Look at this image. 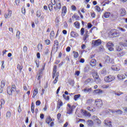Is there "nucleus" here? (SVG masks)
<instances>
[{"label": "nucleus", "instance_id": "44", "mask_svg": "<svg viewBox=\"0 0 127 127\" xmlns=\"http://www.w3.org/2000/svg\"><path fill=\"white\" fill-rule=\"evenodd\" d=\"M81 96L80 94H78V95H74V96L73 97V99H74V100L77 101V99L80 98Z\"/></svg>", "mask_w": 127, "mask_h": 127}, {"label": "nucleus", "instance_id": "62", "mask_svg": "<svg viewBox=\"0 0 127 127\" xmlns=\"http://www.w3.org/2000/svg\"><path fill=\"white\" fill-rule=\"evenodd\" d=\"M122 50V49H121L120 46H118L117 47H116V51H118V52H120Z\"/></svg>", "mask_w": 127, "mask_h": 127}, {"label": "nucleus", "instance_id": "1", "mask_svg": "<svg viewBox=\"0 0 127 127\" xmlns=\"http://www.w3.org/2000/svg\"><path fill=\"white\" fill-rule=\"evenodd\" d=\"M108 37L111 38H116L120 35V33L118 30L117 29H111L109 33L108 34Z\"/></svg>", "mask_w": 127, "mask_h": 127}, {"label": "nucleus", "instance_id": "28", "mask_svg": "<svg viewBox=\"0 0 127 127\" xmlns=\"http://www.w3.org/2000/svg\"><path fill=\"white\" fill-rule=\"evenodd\" d=\"M38 93V88H35V90H34L33 91L32 98H35Z\"/></svg>", "mask_w": 127, "mask_h": 127}, {"label": "nucleus", "instance_id": "2", "mask_svg": "<svg viewBox=\"0 0 127 127\" xmlns=\"http://www.w3.org/2000/svg\"><path fill=\"white\" fill-rule=\"evenodd\" d=\"M51 2L53 5H56L54 7L56 10L61 9V1L60 0H51Z\"/></svg>", "mask_w": 127, "mask_h": 127}, {"label": "nucleus", "instance_id": "49", "mask_svg": "<svg viewBox=\"0 0 127 127\" xmlns=\"http://www.w3.org/2000/svg\"><path fill=\"white\" fill-rule=\"evenodd\" d=\"M101 74L103 75H106L107 74V71L106 68H103L102 70L101 71Z\"/></svg>", "mask_w": 127, "mask_h": 127}, {"label": "nucleus", "instance_id": "50", "mask_svg": "<svg viewBox=\"0 0 127 127\" xmlns=\"http://www.w3.org/2000/svg\"><path fill=\"white\" fill-rule=\"evenodd\" d=\"M45 42L46 44L48 46L50 45L51 44V41L49 39H47L45 40Z\"/></svg>", "mask_w": 127, "mask_h": 127}, {"label": "nucleus", "instance_id": "52", "mask_svg": "<svg viewBox=\"0 0 127 127\" xmlns=\"http://www.w3.org/2000/svg\"><path fill=\"white\" fill-rule=\"evenodd\" d=\"M71 8L72 11H76L77 9L76 7L74 5H72L71 6Z\"/></svg>", "mask_w": 127, "mask_h": 127}, {"label": "nucleus", "instance_id": "40", "mask_svg": "<svg viewBox=\"0 0 127 127\" xmlns=\"http://www.w3.org/2000/svg\"><path fill=\"white\" fill-rule=\"evenodd\" d=\"M87 110L89 112H95L96 111V108H94L93 109H92L90 107H87Z\"/></svg>", "mask_w": 127, "mask_h": 127}, {"label": "nucleus", "instance_id": "21", "mask_svg": "<svg viewBox=\"0 0 127 127\" xmlns=\"http://www.w3.org/2000/svg\"><path fill=\"white\" fill-rule=\"evenodd\" d=\"M120 15L122 16H124L126 15V10L125 8H122L121 10H120Z\"/></svg>", "mask_w": 127, "mask_h": 127}, {"label": "nucleus", "instance_id": "23", "mask_svg": "<svg viewBox=\"0 0 127 127\" xmlns=\"http://www.w3.org/2000/svg\"><path fill=\"white\" fill-rule=\"evenodd\" d=\"M94 82V80L93 78H88L86 81H84V83L86 84H88L90 83H93Z\"/></svg>", "mask_w": 127, "mask_h": 127}, {"label": "nucleus", "instance_id": "60", "mask_svg": "<svg viewBox=\"0 0 127 127\" xmlns=\"http://www.w3.org/2000/svg\"><path fill=\"white\" fill-rule=\"evenodd\" d=\"M62 114L61 113H59L57 114V119L60 120L61 118Z\"/></svg>", "mask_w": 127, "mask_h": 127}, {"label": "nucleus", "instance_id": "42", "mask_svg": "<svg viewBox=\"0 0 127 127\" xmlns=\"http://www.w3.org/2000/svg\"><path fill=\"white\" fill-rule=\"evenodd\" d=\"M95 10L98 12H100L101 11V7L98 5L95 6Z\"/></svg>", "mask_w": 127, "mask_h": 127}, {"label": "nucleus", "instance_id": "34", "mask_svg": "<svg viewBox=\"0 0 127 127\" xmlns=\"http://www.w3.org/2000/svg\"><path fill=\"white\" fill-rule=\"evenodd\" d=\"M126 54V52L124 51H123L121 53H119L117 54V56L119 58L122 57V56H125Z\"/></svg>", "mask_w": 127, "mask_h": 127}, {"label": "nucleus", "instance_id": "45", "mask_svg": "<svg viewBox=\"0 0 127 127\" xmlns=\"http://www.w3.org/2000/svg\"><path fill=\"white\" fill-rule=\"evenodd\" d=\"M114 112L117 113L118 115H122L123 114V111L120 109L115 111Z\"/></svg>", "mask_w": 127, "mask_h": 127}, {"label": "nucleus", "instance_id": "63", "mask_svg": "<svg viewBox=\"0 0 127 127\" xmlns=\"http://www.w3.org/2000/svg\"><path fill=\"white\" fill-rule=\"evenodd\" d=\"M91 16L92 18H95V17H96V13H95V12H92V13H91Z\"/></svg>", "mask_w": 127, "mask_h": 127}, {"label": "nucleus", "instance_id": "58", "mask_svg": "<svg viewBox=\"0 0 127 127\" xmlns=\"http://www.w3.org/2000/svg\"><path fill=\"white\" fill-rule=\"evenodd\" d=\"M115 94L117 96H120L121 95L124 94V93L121 92H115Z\"/></svg>", "mask_w": 127, "mask_h": 127}, {"label": "nucleus", "instance_id": "38", "mask_svg": "<svg viewBox=\"0 0 127 127\" xmlns=\"http://www.w3.org/2000/svg\"><path fill=\"white\" fill-rule=\"evenodd\" d=\"M53 5H53L52 3L49 4V5H48V8H49L50 11H53V9H54V8H53Z\"/></svg>", "mask_w": 127, "mask_h": 127}, {"label": "nucleus", "instance_id": "22", "mask_svg": "<svg viewBox=\"0 0 127 127\" xmlns=\"http://www.w3.org/2000/svg\"><path fill=\"white\" fill-rule=\"evenodd\" d=\"M94 91L96 94H101L104 93V91L100 89H96Z\"/></svg>", "mask_w": 127, "mask_h": 127}, {"label": "nucleus", "instance_id": "55", "mask_svg": "<svg viewBox=\"0 0 127 127\" xmlns=\"http://www.w3.org/2000/svg\"><path fill=\"white\" fill-rule=\"evenodd\" d=\"M20 32L19 31H17L16 32V36L18 39L20 38Z\"/></svg>", "mask_w": 127, "mask_h": 127}, {"label": "nucleus", "instance_id": "25", "mask_svg": "<svg viewBox=\"0 0 127 127\" xmlns=\"http://www.w3.org/2000/svg\"><path fill=\"white\" fill-rule=\"evenodd\" d=\"M105 125L108 127H112V122L109 121L108 120H106L105 121Z\"/></svg>", "mask_w": 127, "mask_h": 127}, {"label": "nucleus", "instance_id": "10", "mask_svg": "<svg viewBox=\"0 0 127 127\" xmlns=\"http://www.w3.org/2000/svg\"><path fill=\"white\" fill-rule=\"evenodd\" d=\"M102 44V41L100 39H98L95 41H92V44L94 47H97L101 45Z\"/></svg>", "mask_w": 127, "mask_h": 127}, {"label": "nucleus", "instance_id": "64", "mask_svg": "<svg viewBox=\"0 0 127 127\" xmlns=\"http://www.w3.org/2000/svg\"><path fill=\"white\" fill-rule=\"evenodd\" d=\"M41 104V102H40V100H37L36 102V105L37 106H39Z\"/></svg>", "mask_w": 127, "mask_h": 127}, {"label": "nucleus", "instance_id": "39", "mask_svg": "<svg viewBox=\"0 0 127 127\" xmlns=\"http://www.w3.org/2000/svg\"><path fill=\"white\" fill-rule=\"evenodd\" d=\"M11 115V113L10 112H7L6 113V119H9Z\"/></svg>", "mask_w": 127, "mask_h": 127}, {"label": "nucleus", "instance_id": "56", "mask_svg": "<svg viewBox=\"0 0 127 127\" xmlns=\"http://www.w3.org/2000/svg\"><path fill=\"white\" fill-rule=\"evenodd\" d=\"M35 63H36V64L37 67V68H39V66H40L39 61V60L36 61H35Z\"/></svg>", "mask_w": 127, "mask_h": 127}, {"label": "nucleus", "instance_id": "59", "mask_svg": "<svg viewBox=\"0 0 127 127\" xmlns=\"http://www.w3.org/2000/svg\"><path fill=\"white\" fill-rule=\"evenodd\" d=\"M92 23H87V27L88 29H90L92 27Z\"/></svg>", "mask_w": 127, "mask_h": 127}, {"label": "nucleus", "instance_id": "35", "mask_svg": "<svg viewBox=\"0 0 127 127\" xmlns=\"http://www.w3.org/2000/svg\"><path fill=\"white\" fill-rule=\"evenodd\" d=\"M118 78L120 80H124L125 78L124 74H118Z\"/></svg>", "mask_w": 127, "mask_h": 127}, {"label": "nucleus", "instance_id": "5", "mask_svg": "<svg viewBox=\"0 0 127 127\" xmlns=\"http://www.w3.org/2000/svg\"><path fill=\"white\" fill-rule=\"evenodd\" d=\"M67 107L66 108V114L70 115L73 113V110L75 109L76 107L74 105L71 106L69 104H67Z\"/></svg>", "mask_w": 127, "mask_h": 127}, {"label": "nucleus", "instance_id": "29", "mask_svg": "<svg viewBox=\"0 0 127 127\" xmlns=\"http://www.w3.org/2000/svg\"><path fill=\"white\" fill-rule=\"evenodd\" d=\"M111 68L112 70L119 71L120 70V68L118 67L116 65H113L112 66Z\"/></svg>", "mask_w": 127, "mask_h": 127}, {"label": "nucleus", "instance_id": "24", "mask_svg": "<svg viewBox=\"0 0 127 127\" xmlns=\"http://www.w3.org/2000/svg\"><path fill=\"white\" fill-rule=\"evenodd\" d=\"M54 47H55L56 49H58L59 47V41H58L57 40L54 41Z\"/></svg>", "mask_w": 127, "mask_h": 127}, {"label": "nucleus", "instance_id": "27", "mask_svg": "<svg viewBox=\"0 0 127 127\" xmlns=\"http://www.w3.org/2000/svg\"><path fill=\"white\" fill-rule=\"evenodd\" d=\"M111 15V13L110 12H106L104 13L103 16L105 18H109Z\"/></svg>", "mask_w": 127, "mask_h": 127}, {"label": "nucleus", "instance_id": "41", "mask_svg": "<svg viewBox=\"0 0 127 127\" xmlns=\"http://www.w3.org/2000/svg\"><path fill=\"white\" fill-rule=\"evenodd\" d=\"M72 18H75L76 20H79V18H80L79 16H78L76 14H73V16H72Z\"/></svg>", "mask_w": 127, "mask_h": 127}, {"label": "nucleus", "instance_id": "15", "mask_svg": "<svg viewBox=\"0 0 127 127\" xmlns=\"http://www.w3.org/2000/svg\"><path fill=\"white\" fill-rule=\"evenodd\" d=\"M89 37V35H88V31L87 30H86V32H85V34L84 35V36L83 37V40L85 43H87V41L86 39L88 38Z\"/></svg>", "mask_w": 127, "mask_h": 127}, {"label": "nucleus", "instance_id": "48", "mask_svg": "<svg viewBox=\"0 0 127 127\" xmlns=\"http://www.w3.org/2000/svg\"><path fill=\"white\" fill-rule=\"evenodd\" d=\"M58 79H59V77H58V75H57V77H56L55 80H54V81L53 82V84H55L57 83Z\"/></svg>", "mask_w": 127, "mask_h": 127}, {"label": "nucleus", "instance_id": "11", "mask_svg": "<svg viewBox=\"0 0 127 127\" xmlns=\"http://www.w3.org/2000/svg\"><path fill=\"white\" fill-rule=\"evenodd\" d=\"M114 44L112 42H109L107 44V47H108V50L110 51H114Z\"/></svg>", "mask_w": 127, "mask_h": 127}, {"label": "nucleus", "instance_id": "8", "mask_svg": "<svg viewBox=\"0 0 127 127\" xmlns=\"http://www.w3.org/2000/svg\"><path fill=\"white\" fill-rule=\"evenodd\" d=\"M95 103L96 108H98V109H100L103 106V102L101 99H96Z\"/></svg>", "mask_w": 127, "mask_h": 127}, {"label": "nucleus", "instance_id": "13", "mask_svg": "<svg viewBox=\"0 0 127 127\" xmlns=\"http://www.w3.org/2000/svg\"><path fill=\"white\" fill-rule=\"evenodd\" d=\"M50 53L49 47L47 46V47H45V49L43 51V55L45 56H48L49 55Z\"/></svg>", "mask_w": 127, "mask_h": 127}, {"label": "nucleus", "instance_id": "3", "mask_svg": "<svg viewBox=\"0 0 127 127\" xmlns=\"http://www.w3.org/2000/svg\"><path fill=\"white\" fill-rule=\"evenodd\" d=\"M54 119L52 120L51 116H49L45 119V123L50 126V127H53L55 126V123L53 121Z\"/></svg>", "mask_w": 127, "mask_h": 127}, {"label": "nucleus", "instance_id": "37", "mask_svg": "<svg viewBox=\"0 0 127 127\" xmlns=\"http://www.w3.org/2000/svg\"><path fill=\"white\" fill-rule=\"evenodd\" d=\"M84 115L85 116L90 117H91V114L90 112H87L86 110H84Z\"/></svg>", "mask_w": 127, "mask_h": 127}, {"label": "nucleus", "instance_id": "30", "mask_svg": "<svg viewBox=\"0 0 127 127\" xmlns=\"http://www.w3.org/2000/svg\"><path fill=\"white\" fill-rule=\"evenodd\" d=\"M37 49H38V51L39 52L42 51V49H43L42 44H38L37 46Z\"/></svg>", "mask_w": 127, "mask_h": 127}, {"label": "nucleus", "instance_id": "61", "mask_svg": "<svg viewBox=\"0 0 127 127\" xmlns=\"http://www.w3.org/2000/svg\"><path fill=\"white\" fill-rule=\"evenodd\" d=\"M17 111H18V112H19V113H20V112H22V109H21V107H20V104L19 105V107H18Z\"/></svg>", "mask_w": 127, "mask_h": 127}, {"label": "nucleus", "instance_id": "51", "mask_svg": "<svg viewBox=\"0 0 127 127\" xmlns=\"http://www.w3.org/2000/svg\"><path fill=\"white\" fill-rule=\"evenodd\" d=\"M84 32H85V29L84 28H82L80 29V35H83V34H84Z\"/></svg>", "mask_w": 127, "mask_h": 127}, {"label": "nucleus", "instance_id": "53", "mask_svg": "<svg viewBox=\"0 0 127 127\" xmlns=\"http://www.w3.org/2000/svg\"><path fill=\"white\" fill-rule=\"evenodd\" d=\"M0 86H1V88L4 87L5 86V81L2 80L1 81V85Z\"/></svg>", "mask_w": 127, "mask_h": 127}, {"label": "nucleus", "instance_id": "46", "mask_svg": "<svg viewBox=\"0 0 127 127\" xmlns=\"http://www.w3.org/2000/svg\"><path fill=\"white\" fill-rule=\"evenodd\" d=\"M34 109H35V106L34 105V104L32 103V104H31V112H32V114H34V112H35Z\"/></svg>", "mask_w": 127, "mask_h": 127}, {"label": "nucleus", "instance_id": "12", "mask_svg": "<svg viewBox=\"0 0 127 127\" xmlns=\"http://www.w3.org/2000/svg\"><path fill=\"white\" fill-rule=\"evenodd\" d=\"M67 12V8L65 6H63V8H62V12H61V16L64 18V16H65Z\"/></svg>", "mask_w": 127, "mask_h": 127}, {"label": "nucleus", "instance_id": "9", "mask_svg": "<svg viewBox=\"0 0 127 127\" xmlns=\"http://www.w3.org/2000/svg\"><path fill=\"white\" fill-rule=\"evenodd\" d=\"M36 16L38 18L40 17V20L41 21H43V19H44V13H41V11L40 10H37L36 12Z\"/></svg>", "mask_w": 127, "mask_h": 127}, {"label": "nucleus", "instance_id": "47", "mask_svg": "<svg viewBox=\"0 0 127 127\" xmlns=\"http://www.w3.org/2000/svg\"><path fill=\"white\" fill-rule=\"evenodd\" d=\"M1 104L0 105V108L1 109L2 108V105H3L5 103V101L4 99L0 100Z\"/></svg>", "mask_w": 127, "mask_h": 127}, {"label": "nucleus", "instance_id": "7", "mask_svg": "<svg viewBox=\"0 0 127 127\" xmlns=\"http://www.w3.org/2000/svg\"><path fill=\"white\" fill-rule=\"evenodd\" d=\"M92 76L94 77L95 81L96 83H98L101 81V79L99 76L98 72L97 71H94L93 73H92Z\"/></svg>", "mask_w": 127, "mask_h": 127}, {"label": "nucleus", "instance_id": "43", "mask_svg": "<svg viewBox=\"0 0 127 127\" xmlns=\"http://www.w3.org/2000/svg\"><path fill=\"white\" fill-rule=\"evenodd\" d=\"M94 122H95V123H96V124H97L98 125H101V120H100V119H96L94 120Z\"/></svg>", "mask_w": 127, "mask_h": 127}, {"label": "nucleus", "instance_id": "20", "mask_svg": "<svg viewBox=\"0 0 127 127\" xmlns=\"http://www.w3.org/2000/svg\"><path fill=\"white\" fill-rule=\"evenodd\" d=\"M90 64L92 67H94L96 65V60L95 59L91 60V62H90Z\"/></svg>", "mask_w": 127, "mask_h": 127}, {"label": "nucleus", "instance_id": "26", "mask_svg": "<svg viewBox=\"0 0 127 127\" xmlns=\"http://www.w3.org/2000/svg\"><path fill=\"white\" fill-rule=\"evenodd\" d=\"M72 53H73V58H74L75 59H77L79 57V54L78 52L75 51H72Z\"/></svg>", "mask_w": 127, "mask_h": 127}, {"label": "nucleus", "instance_id": "57", "mask_svg": "<svg viewBox=\"0 0 127 127\" xmlns=\"http://www.w3.org/2000/svg\"><path fill=\"white\" fill-rule=\"evenodd\" d=\"M126 43L121 42V44H122L123 46L127 47V40L126 41Z\"/></svg>", "mask_w": 127, "mask_h": 127}, {"label": "nucleus", "instance_id": "33", "mask_svg": "<svg viewBox=\"0 0 127 127\" xmlns=\"http://www.w3.org/2000/svg\"><path fill=\"white\" fill-rule=\"evenodd\" d=\"M74 25H75V27L76 29H79L80 25V23H79V22L78 21H75L74 23Z\"/></svg>", "mask_w": 127, "mask_h": 127}, {"label": "nucleus", "instance_id": "4", "mask_svg": "<svg viewBox=\"0 0 127 127\" xmlns=\"http://www.w3.org/2000/svg\"><path fill=\"white\" fill-rule=\"evenodd\" d=\"M115 79H116V76L111 74L108 75L104 77V81L106 83L111 82L113 81H114Z\"/></svg>", "mask_w": 127, "mask_h": 127}, {"label": "nucleus", "instance_id": "18", "mask_svg": "<svg viewBox=\"0 0 127 127\" xmlns=\"http://www.w3.org/2000/svg\"><path fill=\"white\" fill-rule=\"evenodd\" d=\"M12 14V10H8V13H4V17L5 19L8 18V16L11 17Z\"/></svg>", "mask_w": 127, "mask_h": 127}, {"label": "nucleus", "instance_id": "6", "mask_svg": "<svg viewBox=\"0 0 127 127\" xmlns=\"http://www.w3.org/2000/svg\"><path fill=\"white\" fill-rule=\"evenodd\" d=\"M16 91V86L15 85H12L11 87L8 86L7 88V92L9 95H12V93Z\"/></svg>", "mask_w": 127, "mask_h": 127}, {"label": "nucleus", "instance_id": "17", "mask_svg": "<svg viewBox=\"0 0 127 127\" xmlns=\"http://www.w3.org/2000/svg\"><path fill=\"white\" fill-rule=\"evenodd\" d=\"M79 36V34L74 31H71V32H70V37L72 38H77V37Z\"/></svg>", "mask_w": 127, "mask_h": 127}, {"label": "nucleus", "instance_id": "36", "mask_svg": "<svg viewBox=\"0 0 127 127\" xmlns=\"http://www.w3.org/2000/svg\"><path fill=\"white\" fill-rule=\"evenodd\" d=\"M55 35L54 31H52L51 34H50V38H51V40L54 39Z\"/></svg>", "mask_w": 127, "mask_h": 127}, {"label": "nucleus", "instance_id": "54", "mask_svg": "<svg viewBox=\"0 0 127 127\" xmlns=\"http://www.w3.org/2000/svg\"><path fill=\"white\" fill-rule=\"evenodd\" d=\"M23 51L24 53H26L27 52V47L26 46H24L23 48Z\"/></svg>", "mask_w": 127, "mask_h": 127}, {"label": "nucleus", "instance_id": "32", "mask_svg": "<svg viewBox=\"0 0 127 127\" xmlns=\"http://www.w3.org/2000/svg\"><path fill=\"white\" fill-rule=\"evenodd\" d=\"M87 124L89 127H92L94 125V123L92 120H88L87 121Z\"/></svg>", "mask_w": 127, "mask_h": 127}, {"label": "nucleus", "instance_id": "31", "mask_svg": "<svg viewBox=\"0 0 127 127\" xmlns=\"http://www.w3.org/2000/svg\"><path fill=\"white\" fill-rule=\"evenodd\" d=\"M92 90V88H84V89L82 90L83 91H84V92L85 93H88L89 92H90V91H91Z\"/></svg>", "mask_w": 127, "mask_h": 127}, {"label": "nucleus", "instance_id": "14", "mask_svg": "<svg viewBox=\"0 0 127 127\" xmlns=\"http://www.w3.org/2000/svg\"><path fill=\"white\" fill-rule=\"evenodd\" d=\"M63 102H62V101L60 99H59V100H58L57 101V109L58 110H59L63 106Z\"/></svg>", "mask_w": 127, "mask_h": 127}, {"label": "nucleus", "instance_id": "16", "mask_svg": "<svg viewBox=\"0 0 127 127\" xmlns=\"http://www.w3.org/2000/svg\"><path fill=\"white\" fill-rule=\"evenodd\" d=\"M56 72H57V66L56 65H55L53 66V73H52L53 79L55 78Z\"/></svg>", "mask_w": 127, "mask_h": 127}, {"label": "nucleus", "instance_id": "19", "mask_svg": "<svg viewBox=\"0 0 127 127\" xmlns=\"http://www.w3.org/2000/svg\"><path fill=\"white\" fill-rule=\"evenodd\" d=\"M17 70H19L20 73H22V70L23 69V64H17Z\"/></svg>", "mask_w": 127, "mask_h": 127}]
</instances>
